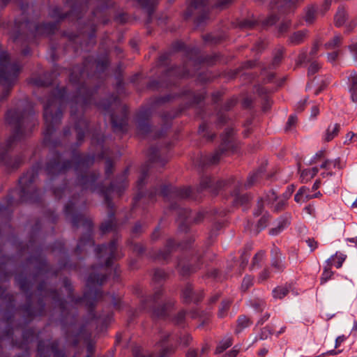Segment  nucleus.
<instances>
[{
  "mask_svg": "<svg viewBox=\"0 0 357 357\" xmlns=\"http://www.w3.org/2000/svg\"><path fill=\"white\" fill-rule=\"evenodd\" d=\"M347 19V13L344 7L338 8L334 17V23L336 26H342Z\"/></svg>",
  "mask_w": 357,
  "mask_h": 357,
  "instance_id": "nucleus-32",
  "label": "nucleus"
},
{
  "mask_svg": "<svg viewBox=\"0 0 357 357\" xmlns=\"http://www.w3.org/2000/svg\"><path fill=\"white\" fill-rule=\"evenodd\" d=\"M32 118L29 112L19 109H9L6 114L5 120L13 129V134L7 139L6 147L10 149L17 140L24 135V127Z\"/></svg>",
  "mask_w": 357,
  "mask_h": 357,
  "instance_id": "nucleus-1",
  "label": "nucleus"
},
{
  "mask_svg": "<svg viewBox=\"0 0 357 357\" xmlns=\"http://www.w3.org/2000/svg\"><path fill=\"white\" fill-rule=\"evenodd\" d=\"M38 304L39 305V309L35 313L31 307V295L30 294L27 296L26 304L22 307V310L24 316H26L29 319H33L36 314L43 315L44 314L45 304L43 301V299L39 298L38 301Z\"/></svg>",
  "mask_w": 357,
  "mask_h": 357,
  "instance_id": "nucleus-19",
  "label": "nucleus"
},
{
  "mask_svg": "<svg viewBox=\"0 0 357 357\" xmlns=\"http://www.w3.org/2000/svg\"><path fill=\"white\" fill-rule=\"evenodd\" d=\"M234 196L235 197L234 203L236 205H245L251 199L250 196L248 194L240 195L237 192H234Z\"/></svg>",
  "mask_w": 357,
  "mask_h": 357,
  "instance_id": "nucleus-44",
  "label": "nucleus"
},
{
  "mask_svg": "<svg viewBox=\"0 0 357 357\" xmlns=\"http://www.w3.org/2000/svg\"><path fill=\"white\" fill-rule=\"evenodd\" d=\"M171 146L170 143L166 144L165 148L160 147L158 149V169L160 167H164L169 160L168 151Z\"/></svg>",
  "mask_w": 357,
  "mask_h": 357,
  "instance_id": "nucleus-26",
  "label": "nucleus"
},
{
  "mask_svg": "<svg viewBox=\"0 0 357 357\" xmlns=\"http://www.w3.org/2000/svg\"><path fill=\"white\" fill-rule=\"evenodd\" d=\"M340 130V125L339 123H335L333 125L328 126L324 135V140L326 142H330L337 136Z\"/></svg>",
  "mask_w": 357,
  "mask_h": 357,
  "instance_id": "nucleus-30",
  "label": "nucleus"
},
{
  "mask_svg": "<svg viewBox=\"0 0 357 357\" xmlns=\"http://www.w3.org/2000/svg\"><path fill=\"white\" fill-rule=\"evenodd\" d=\"M43 117L45 123V135L50 137L55 130V127L61 123L62 111L58 99L53 97L48 100L44 106Z\"/></svg>",
  "mask_w": 357,
  "mask_h": 357,
  "instance_id": "nucleus-3",
  "label": "nucleus"
},
{
  "mask_svg": "<svg viewBox=\"0 0 357 357\" xmlns=\"http://www.w3.org/2000/svg\"><path fill=\"white\" fill-rule=\"evenodd\" d=\"M307 35V30H301L294 32L289 36V42L292 45H298L304 42Z\"/></svg>",
  "mask_w": 357,
  "mask_h": 357,
  "instance_id": "nucleus-27",
  "label": "nucleus"
},
{
  "mask_svg": "<svg viewBox=\"0 0 357 357\" xmlns=\"http://www.w3.org/2000/svg\"><path fill=\"white\" fill-rule=\"evenodd\" d=\"M169 333H165L160 337V342H158V357H172L176 347L169 341Z\"/></svg>",
  "mask_w": 357,
  "mask_h": 357,
  "instance_id": "nucleus-12",
  "label": "nucleus"
},
{
  "mask_svg": "<svg viewBox=\"0 0 357 357\" xmlns=\"http://www.w3.org/2000/svg\"><path fill=\"white\" fill-rule=\"evenodd\" d=\"M189 5L185 12V18L195 14L199 15L195 18L197 26H202L209 19L207 5L208 0H188Z\"/></svg>",
  "mask_w": 357,
  "mask_h": 357,
  "instance_id": "nucleus-8",
  "label": "nucleus"
},
{
  "mask_svg": "<svg viewBox=\"0 0 357 357\" xmlns=\"http://www.w3.org/2000/svg\"><path fill=\"white\" fill-rule=\"evenodd\" d=\"M142 305L145 310L151 314L152 317H155L156 301L154 295L146 297L143 301Z\"/></svg>",
  "mask_w": 357,
  "mask_h": 357,
  "instance_id": "nucleus-28",
  "label": "nucleus"
},
{
  "mask_svg": "<svg viewBox=\"0 0 357 357\" xmlns=\"http://www.w3.org/2000/svg\"><path fill=\"white\" fill-rule=\"evenodd\" d=\"M289 291L285 287H277L273 291V297L275 298H282L286 296Z\"/></svg>",
  "mask_w": 357,
  "mask_h": 357,
  "instance_id": "nucleus-50",
  "label": "nucleus"
},
{
  "mask_svg": "<svg viewBox=\"0 0 357 357\" xmlns=\"http://www.w3.org/2000/svg\"><path fill=\"white\" fill-rule=\"evenodd\" d=\"M193 258L179 259L177 265L178 271L182 276H188L200 268V263Z\"/></svg>",
  "mask_w": 357,
  "mask_h": 357,
  "instance_id": "nucleus-14",
  "label": "nucleus"
},
{
  "mask_svg": "<svg viewBox=\"0 0 357 357\" xmlns=\"http://www.w3.org/2000/svg\"><path fill=\"white\" fill-rule=\"evenodd\" d=\"M289 225V221L287 218H282L280 219L278 225L276 227L272 228L269 231V234L273 236L278 235L286 227Z\"/></svg>",
  "mask_w": 357,
  "mask_h": 357,
  "instance_id": "nucleus-39",
  "label": "nucleus"
},
{
  "mask_svg": "<svg viewBox=\"0 0 357 357\" xmlns=\"http://www.w3.org/2000/svg\"><path fill=\"white\" fill-rule=\"evenodd\" d=\"M74 11V8H72L70 13H66L65 14H62L61 10L58 7H55L52 10V16L54 18H58L59 20H63L70 15Z\"/></svg>",
  "mask_w": 357,
  "mask_h": 357,
  "instance_id": "nucleus-49",
  "label": "nucleus"
},
{
  "mask_svg": "<svg viewBox=\"0 0 357 357\" xmlns=\"http://www.w3.org/2000/svg\"><path fill=\"white\" fill-rule=\"evenodd\" d=\"M113 172H114V163L111 160L107 159L105 161V176L107 178H109L113 174Z\"/></svg>",
  "mask_w": 357,
  "mask_h": 357,
  "instance_id": "nucleus-61",
  "label": "nucleus"
},
{
  "mask_svg": "<svg viewBox=\"0 0 357 357\" xmlns=\"http://www.w3.org/2000/svg\"><path fill=\"white\" fill-rule=\"evenodd\" d=\"M252 321L250 319L245 315H241L237 319V329L236 331L239 332L242 329L248 327L251 325Z\"/></svg>",
  "mask_w": 357,
  "mask_h": 357,
  "instance_id": "nucleus-43",
  "label": "nucleus"
},
{
  "mask_svg": "<svg viewBox=\"0 0 357 357\" xmlns=\"http://www.w3.org/2000/svg\"><path fill=\"white\" fill-rule=\"evenodd\" d=\"M38 271L40 273H47L50 271V267L47 261L42 258L38 259Z\"/></svg>",
  "mask_w": 357,
  "mask_h": 357,
  "instance_id": "nucleus-60",
  "label": "nucleus"
},
{
  "mask_svg": "<svg viewBox=\"0 0 357 357\" xmlns=\"http://www.w3.org/2000/svg\"><path fill=\"white\" fill-rule=\"evenodd\" d=\"M185 315L186 312L185 310H181L178 312L172 319L174 324L175 325L183 327L185 323Z\"/></svg>",
  "mask_w": 357,
  "mask_h": 357,
  "instance_id": "nucleus-47",
  "label": "nucleus"
},
{
  "mask_svg": "<svg viewBox=\"0 0 357 357\" xmlns=\"http://www.w3.org/2000/svg\"><path fill=\"white\" fill-rule=\"evenodd\" d=\"M72 166L73 163L70 160H67L61 162L60 156L57 155L54 160L47 162L45 170L47 174L52 177L66 173Z\"/></svg>",
  "mask_w": 357,
  "mask_h": 357,
  "instance_id": "nucleus-11",
  "label": "nucleus"
},
{
  "mask_svg": "<svg viewBox=\"0 0 357 357\" xmlns=\"http://www.w3.org/2000/svg\"><path fill=\"white\" fill-rule=\"evenodd\" d=\"M232 301L231 300H223L220 305L218 316L220 318H224L227 315L228 311L230 308V306L231 305Z\"/></svg>",
  "mask_w": 357,
  "mask_h": 357,
  "instance_id": "nucleus-40",
  "label": "nucleus"
},
{
  "mask_svg": "<svg viewBox=\"0 0 357 357\" xmlns=\"http://www.w3.org/2000/svg\"><path fill=\"white\" fill-rule=\"evenodd\" d=\"M298 1V0H283L277 2L275 8L282 12L289 11Z\"/></svg>",
  "mask_w": 357,
  "mask_h": 357,
  "instance_id": "nucleus-33",
  "label": "nucleus"
},
{
  "mask_svg": "<svg viewBox=\"0 0 357 357\" xmlns=\"http://www.w3.org/2000/svg\"><path fill=\"white\" fill-rule=\"evenodd\" d=\"M55 303H58L60 308L63 310L66 308V301L61 299L59 294L56 289H49L46 292Z\"/></svg>",
  "mask_w": 357,
  "mask_h": 357,
  "instance_id": "nucleus-41",
  "label": "nucleus"
},
{
  "mask_svg": "<svg viewBox=\"0 0 357 357\" xmlns=\"http://www.w3.org/2000/svg\"><path fill=\"white\" fill-rule=\"evenodd\" d=\"M22 66L17 62H11L9 53L0 44V82L3 85L14 84L18 78Z\"/></svg>",
  "mask_w": 357,
  "mask_h": 357,
  "instance_id": "nucleus-2",
  "label": "nucleus"
},
{
  "mask_svg": "<svg viewBox=\"0 0 357 357\" xmlns=\"http://www.w3.org/2000/svg\"><path fill=\"white\" fill-rule=\"evenodd\" d=\"M174 250L175 245L174 241L172 240L168 241L164 249L158 252V261L160 260L167 261L170 257L171 254L174 252Z\"/></svg>",
  "mask_w": 357,
  "mask_h": 357,
  "instance_id": "nucleus-24",
  "label": "nucleus"
},
{
  "mask_svg": "<svg viewBox=\"0 0 357 357\" xmlns=\"http://www.w3.org/2000/svg\"><path fill=\"white\" fill-rule=\"evenodd\" d=\"M133 357H153L152 354L144 351L140 346H134L132 348Z\"/></svg>",
  "mask_w": 357,
  "mask_h": 357,
  "instance_id": "nucleus-46",
  "label": "nucleus"
},
{
  "mask_svg": "<svg viewBox=\"0 0 357 357\" xmlns=\"http://www.w3.org/2000/svg\"><path fill=\"white\" fill-rule=\"evenodd\" d=\"M342 39L343 38L340 34L335 35L325 43L324 47L326 50H333L339 47L342 45Z\"/></svg>",
  "mask_w": 357,
  "mask_h": 357,
  "instance_id": "nucleus-36",
  "label": "nucleus"
},
{
  "mask_svg": "<svg viewBox=\"0 0 357 357\" xmlns=\"http://www.w3.org/2000/svg\"><path fill=\"white\" fill-rule=\"evenodd\" d=\"M107 278V274L99 271H93L90 273L86 280V286L92 289L96 286H101Z\"/></svg>",
  "mask_w": 357,
  "mask_h": 357,
  "instance_id": "nucleus-22",
  "label": "nucleus"
},
{
  "mask_svg": "<svg viewBox=\"0 0 357 357\" xmlns=\"http://www.w3.org/2000/svg\"><path fill=\"white\" fill-rule=\"evenodd\" d=\"M348 86L353 102L357 101V73L352 71L348 76Z\"/></svg>",
  "mask_w": 357,
  "mask_h": 357,
  "instance_id": "nucleus-23",
  "label": "nucleus"
},
{
  "mask_svg": "<svg viewBox=\"0 0 357 357\" xmlns=\"http://www.w3.org/2000/svg\"><path fill=\"white\" fill-rule=\"evenodd\" d=\"M38 170L32 169L26 172L22 176L19 178V183L22 185V192L26 194L28 192L27 188L33 183L38 176Z\"/></svg>",
  "mask_w": 357,
  "mask_h": 357,
  "instance_id": "nucleus-21",
  "label": "nucleus"
},
{
  "mask_svg": "<svg viewBox=\"0 0 357 357\" xmlns=\"http://www.w3.org/2000/svg\"><path fill=\"white\" fill-rule=\"evenodd\" d=\"M99 178L100 173L98 172H86L77 176V184L81 188L82 191H89L93 193L99 190L104 196L102 193V190H104L106 191L109 195V192L114 190V185L111 183L107 188H104L102 183L98 181Z\"/></svg>",
  "mask_w": 357,
  "mask_h": 357,
  "instance_id": "nucleus-4",
  "label": "nucleus"
},
{
  "mask_svg": "<svg viewBox=\"0 0 357 357\" xmlns=\"http://www.w3.org/2000/svg\"><path fill=\"white\" fill-rule=\"evenodd\" d=\"M77 95L74 97V101L76 104H82L87 105L91 102V97L93 93L89 91L85 85L82 84L78 88Z\"/></svg>",
  "mask_w": 357,
  "mask_h": 357,
  "instance_id": "nucleus-20",
  "label": "nucleus"
},
{
  "mask_svg": "<svg viewBox=\"0 0 357 357\" xmlns=\"http://www.w3.org/2000/svg\"><path fill=\"white\" fill-rule=\"evenodd\" d=\"M233 134V128H227L222 136V142L219 149L211 155H202L200 157L199 165L205 167L217 164L223 154L233 147L231 144Z\"/></svg>",
  "mask_w": 357,
  "mask_h": 357,
  "instance_id": "nucleus-6",
  "label": "nucleus"
},
{
  "mask_svg": "<svg viewBox=\"0 0 357 357\" xmlns=\"http://www.w3.org/2000/svg\"><path fill=\"white\" fill-rule=\"evenodd\" d=\"M128 109L124 105L121 108V115L119 117L114 114L111 115V122L114 132H126L128 130Z\"/></svg>",
  "mask_w": 357,
  "mask_h": 357,
  "instance_id": "nucleus-13",
  "label": "nucleus"
},
{
  "mask_svg": "<svg viewBox=\"0 0 357 357\" xmlns=\"http://www.w3.org/2000/svg\"><path fill=\"white\" fill-rule=\"evenodd\" d=\"M309 188L303 186L301 187L296 194L294 196V200L297 203H301L308 201L309 199H311L313 198V196L310 195L309 193Z\"/></svg>",
  "mask_w": 357,
  "mask_h": 357,
  "instance_id": "nucleus-29",
  "label": "nucleus"
},
{
  "mask_svg": "<svg viewBox=\"0 0 357 357\" xmlns=\"http://www.w3.org/2000/svg\"><path fill=\"white\" fill-rule=\"evenodd\" d=\"M273 334V332L269 326L263 328L259 333L260 340H266L270 335Z\"/></svg>",
  "mask_w": 357,
  "mask_h": 357,
  "instance_id": "nucleus-63",
  "label": "nucleus"
},
{
  "mask_svg": "<svg viewBox=\"0 0 357 357\" xmlns=\"http://www.w3.org/2000/svg\"><path fill=\"white\" fill-rule=\"evenodd\" d=\"M264 255L265 252L264 251H259L252 259L251 268H253L255 267H259L260 266V263L263 261L264 258Z\"/></svg>",
  "mask_w": 357,
  "mask_h": 357,
  "instance_id": "nucleus-48",
  "label": "nucleus"
},
{
  "mask_svg": "<svg viewBox=\"0 0 357 357\" xmlns=\"http://www.w3.org/2000/svg\"><path fill=\"white\" fill-rule=\"evenodd\" d=\"M252 284L253 278L250 275L245 276L241 284L242 291H246Z\"/></svg>",
  "mask_w": 357,
  "mask_h": 357,
  "instance_id": "nucleus-53",
  "label": "nucleus"
},
{
  "mask_svg": "<svg viewBox=\"0 0 357 357\" xmlns=\"http://www.w3.org/2000/svg\"><path fill=\"white\" fill-rule=\"evenodd\" d=\"M152 112L150 108H142L136 118V126L137 134L141 136H146L151 131V126L149 123Z\"/></svg>",
  "mask_w": 357,
  "mask_h": 357,
  "instance_id": "nucleus-9",
  "label": "nucleus"
},
{
  "mask_svg": "<svg viewBox=\"0 0 357 357\" xmlns=\"http://www.w3.org/2000/svg\"><path fill=\"white\" fill-rule=\"evenodd\" d=\"M94 162V157L90 155L79 156L77 160V169H82L84 167H89Z\"/></svg>",
  "mask_w": 357,
  "mask_h": 357,
  "instance_id": "nucleus-34",
  "label": "nucleus"
},
{
  "mask_svg": "<svg viewBox=\"0 0 357 357\" xmlns=\"http://www.w3.org/2000/svg\"><path fill=\"white\" fill-rule=\"evenodd\" d=\"M182 298L185 303H198L203 298L202 291L194 292L191 284H187L182 291Z\"/></svg>",
  "mask_w": 357,
  "mask_h": 357,
  "instance_id": "nucleus-18",
  "label": "nucleus"
},
{
  "mask_svg": "<svg viewBox=\"0 0 357 357\" xmlns=\"http://www.w3.org/2000/svg\"><path fill=\"white\" fill-rule=\"evenodd\" d=\"M271 265L276 272H283L285 269L284 257L282 256L280 249L274 247L271 250Z\"/></svg>",
  "mask_w": 357,
  "mask_h": 357,
  "instance_id": "nucleus-17",
  "label": "nucleus"
},
{
  "mask_svg": "<svg viewBox=\"0 0 357 357\" xmlns=\"http://www.w3.org/2000/svg\"><path fill=\"white\" fill-rule=\"evenodd\" d=\"M232 344V340L230 337H227L221 340L215 349V354H220L226 350L227 348L231 347Z\"/></svg>",
  "mask_w": 357,
  "mask_h": 357,
  "instance_id": "nucleus-45",
  "label": "nucleus"
},
{
  "mask_svg": "<svg viewBox=\"0 0 357 357\" xmlns=\"http://www.w3.org/2000/svg\"><path fill=\"white\" fill-rule=\"evenodd\" d=\"M243 185L241 181L236 180L234 177H229L228 179L215 180L208 176L202 177L200 181V191L208 190L209 192L213 195H217L219 190L224 188L234 187V188H240Z\"/></svg>",
  "mask_w": 357,
  "mask_h": 357,
  "instance_id": "nucleus-7",
  "label": "nucleus"
},
{
  "mask_svg": "<svg viewBox=\"0 0 357 357\" xmlns=\"http://www.w3.org/2000/svg\"><path fill=\"white\" fill-rule=\"evenodd\" d=\"M316 17V10L313 7L309 8L305 13V20L307 24H312Z\"/></svg>",
  "mask_w": 357,
  "mask_h": 357,
  "instance_id": "nucleus-51",
  "label": "nucleus"
},
{
  "mask_svg": "<svg viewBox=\"0 0 357 357\" xmlns=\"http://www.w3.org/2000/svg\"><path fill=\"white\" fill-rule=\"evenodd\" d=\"M64 287L67 288V289L69 291V297L75 302V303H79L84 300H87L89 296V292H86L84 294V296L82 298H78L76 299H74L73 297V288L71 286V284L68 278H65L63 280Z\"/></svg>",
  "mask_w": 357,
  "mask_h": 357,
  "instance_id": "nucleus-38",
  "label": "nucleus"
},
{
  "mask_svg": "<svg viewBox=\"0 0 357 357\" xmlns=\"http://www.w3.org/2000/svg\"><path fill=\"white\" fill-rule=\"evenodd\" d=\"M178 214L180 220L179 229L181 231H187V223L190 221L188 219L191 214V211L187 208H180L178 211Z\"/></svg>",
  "mask_w": 357,
  "mask_h": 357,
  "instance_id": "nucleus-25",
  "label": "nucleus"
},
{
  "mask_svg": "<svg viewBox=\"0 0 357 357\" xmlns=\"http://www.w3.org/2000/svg\"><path fill=\"white\" fill-rule=\"evenodd\" d=\"M333 275V272L331 271L330 266L328 267H325L322 273V276L321 278V282L324 283L327 282Z\"/></svg>",
  "mask_w": 357,
  "mask_h": 357,
  "instance_id": "nucleus-56",
  "label": "nucleus"
},
{
  "mask_svg": "<svg viewBox=\"0 0 357 357\" xmlns=\"http://www.w3.org/2000/svg\"><path fill=\"white\" fill-rule=\"evenodd\" d=\"M270 277H271V271L269 270L268 268H265L259 274L258 282H264L266 280H267Z\"/></svg>",
  "mask_w": 357,
  "mask_h": 357,
  "instance_id": "nucleus-59",
  "label": "nucleus"
},
{
  "mask_svg": "<svg viewBox=\"0 0 357 357\" xmlns=\"http://www.w3.org/2000/svg\"><path fill=\"white\" fill-rule=\"evenodd\" d=\"M102 193L104 194L105 201L107 206L109 220L101 223L100 230L102 234H106L112 231L116 227V209L111 197L107 195V192L102 190Z\"/></svg>",
  "mask_w": 357,
  "mask_h": 357,
  "instance_id": "nucleus-10",
  "label": "nucleus"
},
{
  "mask_svg": "<svg viewBox=\"0 0 357 357\" xmlns=\"http://www.w3.org/2000/svg\"><path fill=\"white\" fill-rule=\"evenodd\" d=\"M192 190L190 188H174L172 186H164L161 188L160 193L165 197L174 196L181 199H185L190 197Z\"/></svg>",
  "mask_w": 357,
  "mask_h": 357,
  "instance_id": "nucleus-15",
  "label": "nucleus"
},
{
  "mask_svg": "<svg viewBox=\"0 0 357 357\" xmlns=\"http://www.w3.org/2000/svg\"><path fill=\"white\" fill-rule=\"evenodd\" d=\"M106 249L109 250V255L118 257V255L116 254V251H117V241H116V239L112 240L109 242L108 246H107Z\"/></svg>",
  "mask_w": 357,
  "mask_h": 357,
  "instance_id": "nucleus-58",
  "label": "nucleus"
},
{
  "mask_svg": "<svg viewBox=\"0 0 357 357\" xmlns=\"http://www.w3.org/2000/svg\"><path fill=\"white\" fill-rule=\"evenodd\" d=\"M261 174V172H256L249 175L246 182L243 184L244 188L248 189L256 184L259 180Z\"/></svg>",
  "mask_w": 357,
  "mask_h": 357,
  "instance_id": "nucleus-42",
  "label": "nucleus"
},
{
  "mask_svg": "<svg viewBox=\"0 0 357 357\" xmlns=\"http://www.w3.org/2000/svg\"><path fill=\"white\" fill-rule=\"evenodd\" d=\"M100 2H103L104 0H98ZM137 3L143 8L146 9L149 18L147 20V23H151V15L153 14L154 12V3L153 1L150 0H136Z\"/></svg>",
  "mask_w": 357,
  "mask_h": 357,
  "instance_id": "nucleus-31",
  "label": "nucleus"
},
{
  "mask_svg": "<svg viewBox=\"0 0 357 357\" xmlns=\"http://www.w3.org/2000/svg\"><path fill=\"white\" fill-rule=\"evenodd\" d=\"M160 293L158 291V318H166L171 312L174 301L172 299H162L159 297Z\"/></svg>",
  "mask_w": 357,
  "mask_h": 357,
  "instance_id": "nucleus-16",
  "label": "nucleus"
},
{
  "mask_svg": "<svg viewBox=\"0 0 357 357\" xmlns=\"http://www.w3.org/2000/svg\"><path fill=\"white\" fill-rule=\"evenodd\" d=\"M17 282H18V284L20 285L21 290L23 291L24 292H28V291L29 290V289L31 287L30 282L26 278H21V277H20L17 279Z\"/></svg>",
  "mask_w": 357,
  "mask_h": 357,
  "instance_id": "nucleus-55",
  "label": "nucleus"
},
{
  "mask_svg": "<svg viewBox=\"0 0 357 357\" xmlns=\"http://www.w3.org/2000/svg\"><path fill=\"white\" fill-rule=\"evenodd\" d=\"M250 253L248 251H244L241 256V268L243 270L248 263Z\"/></svg>",
  "mask_w": 357,
  "mask_h": 357,
  "instance_id": "nucleus-64",
  "label": "nucleus"
},
{
  "mask_svg": "<svg viewBox=\"0 0 357 357\" xmlns=\"http://www.w3.org/2000/svg\"><path fill=\"white\" fill-rule=\"evenodd\" d=\"M56 29V25L53 23L42 24L36 26V29L42 34H52Z\"/></svg>",
  "mask_w": 357,
  "mask_h": 357,
  "instance_id": "nucleus-37",
  "label": "nucleus"
},
{
  "mask_svg": "<svg viewBox=\"0 0 357 357\" xmlns=\"http://www.w3.org/2000/svg\"><path fill=\"white\" fill-rule=\"evenodd\" d=\"M256 92L261 96H264V100L263 102V110L264 112L268 111L271 105V101L269 100L268 97L266 96L267 94V89L263 86H258L256 88Z\"/></svg>",
  "mask_w": 357,
  "mask_h": 357,
  "instance_id": "nucleus-35",
  "label": "nucleus"
},
{
  "mask_svg": "<svg viewBox=\"0 0 357 357\" xmlns=\"http://www.w3.org/2000/svg\"><path fill=\"white\" fill-rule=\"evenodd\" d=\"M72 226L74 229H77L80 227H84L86 232V236L80 238L79 243L76 247L75 251L79 254V250L86 243L90 245H94V241L91 238V234L93 229V223L91 218L86 217L82 213H75L72 215L71 219Z\"/></svg>",
  "mask_w": 357,
  "mask_h": 357,
  "instance_id": "nucleus-5",
  "label": "nucleus"
},
{
  "mask_svg": "<svg viewBox=\"0 0 357 357\" xmlns=\"http://www.w3.org/2000/svg\"><path fill=\"white\" fill-rule=\"evenodd\" d=\"M251 305L257 312H262L266 307V303L261 299H254L251 302Z\"/></svg>",
  "mask_w": 357,
  "mask_h": 357,
  "instance_id": "nucleus-52",
  "label": "nucleus"
},
{
  "mask_svg": "<svg viewBox=\"0 0 357 357\" xmlns=\"http://www.w3.org/2000/svg\"><path fill=\"white\" fill-rule=\"evenodd\" d=\"M132 251L138 256H142L146 250L145 247L142 243H134L131 245Z\"/></svg>",
  "mask_w": 357,
  "mask_h": 357,
  "instance_id": "nucleus-54",
  "label": "nucleus"
},
{
  "mask_svg": "<svg viewBox=\"0 0 357 357\" xmlns=\"http://www.w3.org/2000/svg\"><path fill=\"white\" fill-rule=\"evenodd\" d=\"M269 219H270L269 215H263L258 221V223H257L258 229L259 230L264 229L267 226Z\"/></svg>",
  "mask_w": 357,
  "mask_h": 357,
  "instance_id": "nucleus-62",
  "label": "nucleus"
},
{
  "mask_svg": "<svg viewBox=\"0 0 357 357\" xmlns=\"http://www.w3.org/2000/svg\"><path fill=\"white\" fill-rule=\"evenodd\" d=\"M50 348L54 354V357H65L63 351L59 349V344L56 342H52L50 344Z\"/></svg>",
  "mask_w": 357,
  "mask_h": 357,
  "instance_id": "nucleus-57",
  "label": "nucleus"
}]
</instances>
